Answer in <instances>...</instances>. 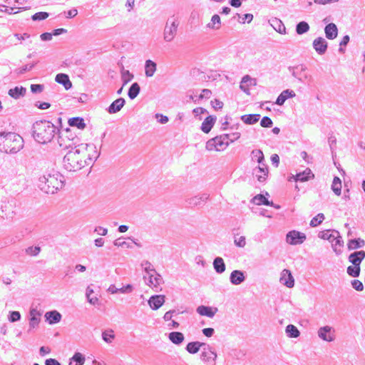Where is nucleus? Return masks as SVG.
I'll list each match as a JSON object with an SVG mask.
<instances>
[{
  "instance_id": "18",
  "label": "nucleus",
  "mask_w": 365,
  "mask_h": 365,
  "mask_svg": "<svg viewBox=\"0 0 365 365\" xmlns=\"http://www.w3.org/2000/svg\"><path fill=\"white\" fill-rule=\"evenodd\" d=\"M218 309L217 307H207L205 305H200L197 307L196 312L200 316H205L209 318H213Z\"/></svg>"
},
{
  "instance_id": "40",
  "label": "nucleus",
  "mask_w": 365,
  "mask_h": 365,
  "mask_svg": "<svg viewBox=\"0 0 365 365\" xmlns=\"http://www.w3.org/2000/svg\"><path fill=\"white\" fill-rule=\"evenodd\" d=\"M285 332L289 338H297L299 336L300 332L298 329L293 324H289L285 329Z\"/></svg>"
},
{
  "instance_id": "14",
  "label": "nucleus",
  "mask_w": 365,
  "mask_h": 365,
  "mask_svg": "<svg viewBox=\"0 0 365 365\" xmlns=\"http://www.w3.org/2000/svg\"><path fill=\"white\" fill-rule=\"evenodd\" d=\"M312 46L319 55H323L327 50L328 43L323 37H317L313 41Z\"/></svg>"
},
{
  "instance_id": "61",
  "label": "nucleus",
  "mask_w": 365,
  "mask_h": 365,
  "mask_svg": "<svg viewBox=\"0 0 365 365\" xmlns=\"http://www.w3.org/2000/svg\"><path fill=\"white\" fill-rule=\"evenodd\" d=\"M41 316V312L38 311L36 308H32L29 311V318H40Z\"/></svg>"
},
{
  "instance_id": "20",
  "label": "nucleus",
  "mask_w": 365,
  "mask_h": 365,
  "mask_svg": "<svg viewBox=\"0 0 365 365\" xmlns=\"http://www.w3.org/2000/svg\"><path fill=\"white\" fill-rule=\"evenodd\" d=\"M365 258V251L360 250L356 251L351 253L349 257V262H351L353 265L359 266L361 263L362 260Z\"/></svg>"
},
{
  "instance_id": "63",
  "label": "nucleus",
  "mask_w": 365,
  "mask_h": 365,
  "mask_svg": "<svg viewBox=\"0 0 365 365\" xmlns=\"http://www.w3.org/2000/svg\"><path fill=\"white\" fill-rule=\"evenodd\" d=\"M133 290V287L131 284H127L121 288H119V292L123 294H129Z\"/></svg>"
},
{
  "instance_id": "43",
  "label": "nucleus",
  "mask_w": 365,
  "mask_h": 365,
  "mask_svg": "<svg viewBox=\"0 0 365 365\" xmlns=\"http://www.w3.org/2000/svg\"><path fill=\"white\" fill-rule=\"evenodd\" d=\"M140 91V86L138 85V83H133L130 86V87L128 90V97L132 100L138 96V95L139 94Z\"/></svg>"
},
{
  "instance_id": "16",
  "label": "nucleus",
  "mask_w": 365,
  "mask_h": 365,
  "mask_svg": "<svg viewBox=\"0 0 365 365\" xmlns=\"http://www.w3.org/2000/svg\"><path fill=\"white\" fill-rule=\"evenodd\" d=\"M253 172L258 181L264 182L268 175V167L264 162L259 163V165L254 169Z\"/></svg>"
},
{
  "instance_id": "27",
  "label": "nucleus",
  "mask_w": 365,
  "mask_h": 365,
  "mask_svg": "<svg viewBox=\"0 0 365 365\" xmlns=\"http://www.w3.org/2000/svg\"><path fill=\"white\" fill-rule=\"evenodd\" d=\"M55 80L57 83L62 84L66 90L70 89L72 86V83L67 74L58 73L56 76Z\"/></svg>"
},
{
  "instance_id": "30",
  "label": "nucleus",
  "mask_w": 365,
  "mask_h": 365,
  "mask_svg": "<svg viewBox=\"0 0 365 365\" xmlns=\"http://www.w3.org/2000/svg\"><path fill=\"white\" fill-rule=\"evenodd\" d=\"M270 25L273 29L279 34H284L286 33V28L281 20L274 18L269 20Z\"/></svg>"
},
{
  "instance_id": "56",
  "label": "nucleus",
  "mask_w": 365,
  "mask_h": 365,
  "mask_svg": "<svg viewBox=\"0 0 365 365\" xmlns=\"http://www.w3.org/2000/svg\"><path fill=\"white\" fill-rule=\"evenodd\" d=\"M237 16L240 19H241V20H239V22L241 24H245V21H247L248 23H250L253 19V15L251 14H244L242 16H241L239 14H237Z\"/></svg>"
},
{
  "instance_id": "10",
  "label": "nucleus",
  "mask_w": 365,
  "mask_h": 365,
  "mask_svg": "<svg viewBox=\"0 0 365 365\" xmlns=\"http://www.w3.org/2000/svg\"><path fill=\"white\" fill-rule=\"evenodd\" d=\"M306 235L297 230L289 231L286 235V242L291 245L302 244L306 240Z\"/></svg>"
},
{
  "instance_id": "36",
  "label": "nucleus",
  "mask_w": 365,
  "mask_h": 365,
  "mask_svg": "<svg viewBox=\"0 0 365 365\" xmlns=\"http://www.w3.org/2000/svg\"><path fill=\"white\" fill-rule=\"evenodd\" d=\"M251 160L253 162H257L258 164L264 162V156L263 152L259 149L253 150L251 152Z\"/></svg>"
},
{
  "instance_id": "7",
  "label": "nucleus",
  "mask_w": 365,
  "mask_h": 365,
  "mask_svg": "<svg viewBox=\"0 0 365 365\" xmlns=\"http://www.w3.org/2000/svg\"><path fill=\"white\" fill-rule=\"evenodd\" d=\"M229 138L230 135H221L211 138L206 143L205 148L208 151H223L229 145Z\"/></svg>"
},
{
  "instance_id": "8",
  "label": "nucleus",
  "mask_w": 365,
  "mask_h": 365,
  "mask_svg": "<svg viewBox=\"0 0 365 365\" xmlns=\"http://www.w3.org/2000/svg\"><path fill=\"white\" fill-rule=\"evenodd\" d=\"M319 237L322 239L327 240L331 243L332 248L336 255L341 254V250H337L344 245V241L339 235V232L335 230H325L319 234Z\"/></svg>"
},
{
  "instance_id": "2",
  "label": "nucleus",
  "mask_w": 365,
  "mask_h": 365,
  "mask_svg": "<svg viewBox=\"0 0 365 365\" xmlns=\"http://www.w3.org/2000/svg\"><path fill=\"white\" fill-rule=\"evenodd\" d=\"M63 185V176L57 171L46 173L38 179V187L46 194H54Z\"/></svg>"
},
{
  "instance_id": "4",
  "label": "nucleus",
  "mask_w": 365,
  "mask_h": 365,
  "mask_svg": "<svg viewBox=\"0 0 365 365\" xmlns=\"http://www.w3.org/2000/svg\"><path fill=\"white\" fill-rule=\"evenodd\" d=\"M0 140L6 153H16L23 148L22 138L14 133L1 134Z\"/></svg>"
},
{
  "instance_id": "5",
  "label": "nucleus",
  "mask_w": 365,
  "mask_h": 365,
  "mask_svg": "<svg viewBox=\"0 0 365 365\" xmlns=\"http://www.w3.org/2000/svg\"><path fill=\"white\" fill-rule=\"evenodd\" d=\"M58 144L62 150H73L81 143L80 138L69 129L63 130L59 132L58 136Z\"/></svg>"
},
{
  "instance_id": "64",
  "label": "nucleus",
  "mask_w": 365,
  "mask_h": 365,
  "mask_svg": "<svg viewBox=\"0 0 365 365\" xmlns=\"http://www.w3.org/2000/svg\"><path fill=\"white\" fill-rule=\"evenodd\" d=\"M113 244L116 247H126L128 248L130 247V245L128 242H126L125 241H121L120 238L115 240Z\"/></svg>"
},
{
  "instance_id": "38",
  "label": "nucleus",
  "mask_w": 365,
  "mask_h": 365,
  "mask_svg": "<svg viewBox=\"0 0 365 365\" xmlns=\"http://www.w3.org/2000/svg\"><path fill=\"white\" fill-rule=\"evenodd\" d=\"M252 202L257 205H273L272 202H269L263 195H261V194L257 195L256 196H255L252 198Z\"/></svg>"
},
{
  "instance_id": "11",
  "label": "nucleus",
  "mask_w": 365,
  "mask_h": 365,
  "mask_svg": "<svg viewBox=\"0 0 365 365\" xmlns=\"http://www.w3.org/2000/svg\"><path fill=\"white\" fill-rule=\"evenodd\" d=\"M289 70L291 72L292 76H294L302 83L304 82L309 77L306 73L307 67L304 65H298L294 67H289Z\"/></svg>"
},
{
  "instance_id": "23",
  "label": "nucleus",
  "mask_w": 365,
  "mask_h": 365,
  "mask_svg": "<svg viewBox=\"0 0 365 365\" xmlns=\"http://www.w3.org/2000/svg\"><path fill=\"white\" fill-rule=\"evenodd\" d=\"M326 38L333 40L337 37L338 29L335 24L329 23L324 28Z\"/></svg>"
},
{
  "instance_id": "44",
  "label": "nucleus",
  "mask_w": 365,
  "mask_h": 365,
  "mask_svg": "<svg viewBox=\"0 0 365 365\" xmlns=\"http://www.w3.org/2000/svg\"><path fill=\"white\" fill-rule=\"evenodd\" d=\"M331 190L336 195H340L341 192V181L339 178L334 177L332 185Z\"/></svg>"
},
{
  "instance_id": "55",
  "label": "nucleus",
  "mask_w": 365,
  "mask_h": 365,
  "mask_svg": "<svg viewBox=\"0 0 365 365\" xmlns=\"http://www.w3.org/2000/svg\"><path fill=\"white\" fill-rule=\"evenodd\" d=\"M40 321H41V318H29V331H30L31 329H35L36 327H38L39 323H40Z\"/></svg>"
},
{
  "instance_id": "59",
  "label": "nucleus",
  "mask_w": 365,
  "mask_h": 365,
  "mask_svg": "<svg viewBox=\"0 0 365 365\" xmlns=\"http://www.w3.org/2000/svg\"><path fill=\"white\" fill-rule=\"evenodd\" d=\"M44 86L41 84L31 85V91L34 93H40L43 91Z\"/></svg>"
},
{
  "instance_id": "29",
  "label": "nucleus",
  "mask_w": 365,
  "mask_h": 365,
  "mask_svg": "<svg viewBox=\"0 0 365 365\" xmlns=\"http://www.w3.org/2000/svg\"><path fill=\"white\" fill-rule=\"evenodd\" d=\"M205 343L200 341L189 342L187 344L185 349L190 354H195L197 353L200 349H202V346H205Z\"/></svg>"
},
{
  "instance_id": "50",
  "label": "nucleus",
  "mask_w": 365,
  "mask_h": 365,
  "mask_svg": "<svg viewBox=\"0 0 365 365\" xmlns=\"http://www.w3.org/2000/svg\"><path fill=\"white\" fill-rule=\"evenodd\" d=\"M324 220V214L319 213L316 217H314L312 219V220L310 221V226L313 227H317L319 225H320Z\"/></svg>"
},
{
  "instance_id": "15",
  "label": "nucleus",
  "mask_w": 365,
  "mask_h": 365,
  "mask_svg": "<svg viewBox=\"0 0 365 365\" xmlns=\"http://www.w3.org/2000/svg\"><path fill=\"white\" fill-rule=\"evenodd\" d=\"M279 282L288 288L294 286V279L289 269H284L280 274Z\"/></svg>"
},
{
  "instance_id": "12",
  "label": "nucleus",
  "mask_w": 365,
  "mask_h": 365,
  "mask_svg": "<svg viewBox=\"0 0 365 365\" xmlns=\"http://www.w3.org/2000/svg\"><path fill=\"white\" fill-rule=\"evenodd\" d=\"M317 334L318 336L325 341L331 342L333 341L335 339L334 331L329 326L320 327L317 331Z\"/></svg>"
},
{
  "instance_id": "47",
  "label": "nucleus",
  "mask_w": 365,
  "mask_h": 365,
  "mask_svg": "<svg viewBox=\"0 0 365 365\" xmlns=\"http://www.w3.org/2000/svg\"><path fill=\"white\" fill-rule=\"evenodd\" d=\"M102 338L106 343L110 344L115 338L114 331L112 329L105 331L102 333Z\"/></svg>"
},
{
  "instance_id": "53",
  "label": "nucleus",
  "mask_w": 365,
  "mask_h": 365,
  "mask_svg": "<svg viewBox=\"0 0 365 365\" xmlns=\"http://www.w3.org/2000/svg\"><path fill=\"white\" fill-rule=\"evenodd\" d=\"M41 248L39 247H29L26 249V253L30 256H36L39 254Z\"/></svg>"
},
{
  "instance_id": "37",
  "label": "nucleus",
  "mask_w": 365,
  "mask_h": 365,
  "mask_svg": "<svg viewBox=\"0 0 365 365\" xmlns=\"http://www.w3.org/2000/svg\"><path fill=\"white\" fill-rule=\"evenodd\" d=\"M260 118L259 114H249L241 116V120L246 124L252 125L257 123Z\"/></svg>"
},
{
  "instance_id": "17",
  "label": "nucleus",
  "mask_w": 365,
  "mask_h": 365,
  "mask_svg": "<svg viewBox=\"0 0 365 365\" xmlns=\"http://www.w3.org/2000/svg\"><path fill=\"white\" fill-rule=\"evenodd\" d=\"M144 278L147 281L146 284L151 287L157 288L163 282L162 277L156 271L148 276H145Z\"/></svg>"
},
{
  "instance_id": "62",
  "label": "nucleus",
  "mask_w": 365,
  "mask_h": 365,
  "mask_svg": "<svg viewBox=\"0 0 365 365\" xmlns=\"http://www.w3.org/2000/svg\"><path fill=\"white\" fill-rule=\"evenodd\" d=\"M192 113L195 117H199V119L200 120V115L207 113V110L203 108L199 107L193 109Z\"/></svg>"
},
{
  "instance_id": "48",
  "label": "nucleus",
  "mask_w": 365,
  "mask_h": 365,
  "mask_svg": "<svg viewBox=\"0 0 365 365\" xmlns=\"http://www.w3.org/2000/svg\"><path fill=\"white\" fill-rule=\"evenodd\" d=\"M141 267L143 268L144 271L146 272V274H147L146 276H148V274H150L151 273H154V272L156 271L154 269L152 264L148 260L143 261L141 263Z\"/></svg>"
},
{
  "instance_id": "52",
  "label": "nucleus",
  "mask_w": 365,
  "mask_h": 365,
  "mask_svg": "<svg viewBox=\"0 0 365 365\" xmlns=\"http://www.w3.org/2000/svg\"><path fill=\"white\" fill-rule=\"evenodd\" d=\"M49 16V14L44 11L37 12L34 14L31 19L33 21H41L47 19Z\"/></svg>"
},
{
  "instance_id": "45",
  "label": "nucleus",
  "mask_w": 365,
  "mask_h": 365,
  "mask_svg": "<svg viewBox=\"0 0 365 365\" xmlns=\"http://www.w3.org/2000/svg\"><path fill=\"white\" fill-rule=\"evenodd\" d=\"M309 30V25L306 21H300L297 24L296 32L299 35L304 34Z\"/></svg>"
},
{
  "instance_id": "33",
  "label": "nucleus",
  "mask_w": 365,
  "mask_h": 365,
  "mask_svg": "<svg viewBox=\"0 0 365 365\" xmlns=\"http://www.w3.org/2000/svg\"><path fill=\"white\" fill-rule=\"evenodd\" d=\"M168 338L172 343L176 345H180L185 339L183 334L179 331L170 332L168 335Z\"/></svg>"
},
{
  "instance_id": "22",
  "label": "nucleus",
  "mask_w": 365,
  "mask_h": 365,
  "mask_svg": "<svg viewBox=\"0 0 365 365\" xmlns=\"http://www.w3.org/2000/svg\"><path fill=\"white\" fill-rule=\"evenodd\" d=\"M230 282L234 285H239L245 280V273L240 270H234L230 276Z\"/></svg>"
},
{
  "instance_id": "21",
  "label": "nucleus",
  "mask_w": 365,
  "mask_h": 365,
  "mask_svg": "<svg viewBox=\"0 0 365 365\" xmlns=\"http://www.w3.org/2000/svg\"><path fill=\"white\" fill-rule=\"evenodd\" d=\"M314 175L312 173L309 168H307L302 173H297L296 175H292L289 180L294 179L295 181L305 182L309 179L314 178Z\"/></svg>"
},
{
  "instance_id": "41",
  "label": "nucleus",
  "mask_w": 365,
  "mask_h": 365,
  "mask_svg": "<svg viewBox=\"0 0 365 365\" xmlns=\"http://www.w3.org/2000/svg\"><path fill=\"white\" fill-rule=\"evenodd\" d=\"M85 362V357L82 354L76 352L71 359L69 365H83Z\"/></svg>"
},
{
  "instance_id": "42",
  "label": "nucleus",
  "mask_w": 365,
  "mask_h": 365,
  "mask_svg": "<svg viewBox=\"0 0 365 365\" xmlns=\"http://www.w3.org/2000/svg\"><path fill=\"white\" fill-rule=\"evenodd\" d=\"M221 20L220 17L217 14H215L212 16L211 21L207 24V26L212 29L217 30L220 28Z\"/></svg>"
},
{
  "instance_id": "34",
  "label": "nucleus",
  "mask_w": 365,
  "mask_h": 365,
  "mask_svg": "<svg viewBox=\"0 0 365 365\" xmlns=\"http://www.w3.org/2000/svg\"><path fill=\"white\" fill-rule=\"evenodd\" d=\"M26 88H24L23 86H20V87L16 86L15 88H11L9 91V95L15 99H18L21 96H24L26 94Z\"/></svg>"
},
{
  "instance_id": "3",
  "label": "nucleus",
  "mask_w": 365,
  "mask_h": 365,
  "mask_svg": "<svg viewBox=\"0 0 365 365\" xmlns=\"http://www.w3.org/2000/svg\"><path fill=\"white\" fill-rule=\"evenodd\" d=\"M57 128L50 121L39 120L33 125V136L42 144L51 142L56 133Z\"/></svg>"
},
{
  "instance_id": "9",
  "label": "nucleus",
  "mask_w": 365,
  "mask_h": 365,
  "mask_svg": "<svg viewBox=\"0 0 365 365\" xmlns=\"http://www.w3.org/2000/svg\"><path fill=\"white\" fill-rule=\"evenodd\" d=\"M217 358V354L210 345L205 344L200 354L202 362L206 364L215 365Z\"/></svg>"
},
{
  "instance_id": "35",
  "label": "nucleus",
  "mask_w": 365,
  "mask_h": 365,
  "mask_svg": "<svg viewBox=\"0 0 365 365\" xmlns=\"http://www.w3.org/2000/svg\"><path fill=\"white\" fill-rule=\"evenodd\" d=\"M213 267L215 272L222 274L225 271V264L222 257H217L213 261Z\"/></svg>"
},
{
  "instance_id": "28",
  "label": "nucleus",
  "mask_w": 365,
  "mask_h": 365,
  "mask_svg": "<svg viewBox=\"0 0 365 365\" xmlns=\"http://www.w3.org/2000/svg\"><path fill=\"white\" fill-rule=\"evenodd\" d=\"M215 120L216 118L212 115L207 117L201 125V130L204 133H208L213 127Z\"/></svg>"
},
{
  "instance_id": "57",
  "label": "nucleus",
  "mask_w": 365,
  "mask_h": 365,
  "mask_svg": "<svg viewBox=\"0 0 365 365\" xmlns=\"http://www.w3.org/2000/svg\"><path fill=\"white\" fill-rule=\"evenodd\" d=\"M273 123L270 118L267 116H264L260 121V125L264 128H270L272 127Z\"/></svg>"
},
{
  "instance_id": "32",
  "label": "nucleus",
  "mask_w": 365,
  "mask_h": 365,
  "mask_svg": "<svg viewBox=\"0 0 365 365\" xmlns=\"http://www.w3.org/2000/svg\"><path fill=\"white\" fill-rule=\"evenodd\" d=\"M365 245V241L363 239L357 238L349 240L347 248L349 250H357Z\"/></svg>"
},
{
  "instance_id": "6",
  "label": "nucleus",
  "mask_w": 365,
  "mask_h": 365,
  "mask_svg": "<svg viewBox=\"0 0 365 365\" xmlns=\"http://www.w3.org/2000/svg\"><path fill=\"white\" fill-rule=\"evenodd\" d=\"M179 26L180 20L175 16H172L166 20L163 32L165 42L170 43L175 39L178 35Z\"/></svg>"
},
{
  "instance_id": "46",
  "label": "nucleus",
  "mask_w": 365,
  "mask_h": 365,
  "mask_svg": "<svg viewBox=\"0 0 365 365\" xmlns=\"http://www.w3.org/2000/svg\"><path fill=\"white\" fill-rule=\"evenodd\" d=\"M134 76L128 71L124 70L123 68L121 71V80L123 81V86L129 83L133 78Z\"/></svg>"
},
{
  "instance_id": "19",
  "label": "nucleus",
  "mask_w": 365,
  "mask_h": 365,
  "mask_svg": "<svg viewBox=\"0 0 365 365\" xmlns=\"http://www.w3.org/2000/svg\"><path fill=\"white\" fill-rule=\"evenodd\" d=\"M164 295H153L148 299V304L153 310L158 309L165 302Z\"/></svg>"
},
{
  "instance_id": "26",
  "label": "nucleus",
  "mask_w": 365,
  "mask_h": 365,
  "mask_svg": "<svg viewBox=\"0 0 365 365\" xmlns=\"http://www.w3.org/2000/svg\"><path fill=\"white\" fill-rule=\"evenodd\" d=\"M45 318L50 324H53L58 323L61 321V314L56 310L50 311L45 314Z\"/></svg>"
},
{
  "instance_id": "13",
  "label": "nucleus",
  "mask_w": 365,
  "mask_h": 365,
  "mask_svg": "<svg viewBox=\"0 0 365 365\" xmlns=\"http://www.w3.org/2000/svg\"><path fill=\"white\" fill-rule=\"evenodd\" d=\"M208 198L209 195L203 193L187 198L186 202L190 207L202 206Z\"/></svg>"
},
{
  "instance_id": "60",
  "label": "nucleus",
  "mask_w": 365,
  "mask_h": 365,
  "mask_svg": "<svg viewBox=\"0 0 365 365\" xmlns=\"http://www.w3.org/2000/svg\"><path fill=\"white\" fill-rule=\"evenodd\" d=\"M211 94V91H210L209 89H203L200 95L197 96V98L200 100L203 98L208 99L210 98Z\"/></svg>"
},
{
  "instance_id": "49",
  "label": "nucleus",
  "mask_w": 365,
  "mask_h": 365,
  "mask_svg": "<svg viewBox=\"0 0 365 365\" xmlns=\"http://www.w3.org/2000/svg\"><path fill=\"white\" fill-rule=\"evenodd\" d=\"M347 274L353 277H357L360 274V267L352 265L347 267Z\"/></svg>"
},
{
  "instance_id": "39",
  "label": "nucleus",
  "mask_w": 365,
  "mask_h": 365,
  "mask_svg": "<svg viewBox=\"0 0 365 365\" xmlns=\"http://www.w3.org/2000/svg\"><path fill=\"white\" fill-rule=\"evenodd\" d=\"M69 125L72 127H76L79 129L83 130L86 127L84 120L79 117L72 118L68 120Z\"/></svg>"
},
{
  "instance_id": "1",
  "label": "nucleus",
  "mask_w": 365,
  "mask_h": 365,
  "mask_svg": "<svg viewBox=\"0 0 365 365\" xmlns=\"http://www.w3.org/2000/svg\"><path fill=\"white\" fill-rule=\"evenodd\" d=\"M100 155L93 144L84 143L68 150L63 160V168L69 172H76L96 160Z\"/></svg>"
},
{
  "instance_id": "25",
  "label": "nucleus",
  "mask_w": 365,
  "mask_h": 365,
  "mask_svg": "<svg viewBox=\"0 0 365 365\" xmlns=\"http://www.w3.org/2000/svg\"><path fill=\"white\" fill-rule=\"evenodd\" d=\"M295 96L296 94L294 91L289 89L284 90L277 97L276 100V104L279 106H282L287 99L289 98H293Z\"/></svg>"
},
{
  "instance_id": "51",
  "label": "nucleus",
  "mask_w": 365,
  "mask_h": 365,
  "mask_svg": "<svg viewBox=\"0 0 365 365\" xmlns=\"http://www.w3.org/2000/svg\"><path fill=\"white\" fill-rule=\"evenodd\" d=\"M234 244L238 247H244L246 245V239L245 236L235 235L234 237Z\"/></svg>"
},
{
  "instance_id": "31",
  "label": "nucleus",
  "mask_w": 365,
  "mask_h": 365,
  "mask_svg": "<svg viewBox=\"0 0 365 365\" xmlns=\"http://www.w3.org/2000/svg\"><path fill=\"white\" fill-rule=\"evenodd\" d=\"M157 65L152 60H147L145 63V74L146 77H152L156 71Z\"/></svg>"
},
{
  "instance_id": "54",
  "label": "nucleus",
  "mask_w": 365,
  "mask_h": 365,
  "mask_svg": "<svg viewBox=\"0 0 365 365\" xmlns=\"http://www.w3.org/2000/svg\"><path fill=\"white\" fill-rule=\"evenodd\" d=\"M21 319V314L17 311L10 312V314L9 316V321L11 322H16Z\"/></svg>"
},
{
  "instance_id": "24",
  "label": "nucleus",
  "mask_w": 365,
  "mask_h": 365,
  "mask_svg": "<svg viewBox=\"0 0 365 365\" xmlns=\"http://www.w3.org/2000/svg\"><path fill=\"white\" fill-rule=\"evenodd\" d=\"M125 101L123 98H119L114 101L110 106L108 108L107 111L110 113H116L120 111L121 108L124 106Z\"/></svg>"
},
{
  "instance_id": "58",
  "label": "nucleus",
  "mask_w": 365,
  "mask_h": 365,
  "mask_svg": "<svg viewBox=\"0 0 365 365\" xmlns=\"http://www.w3.org/2000/svg\"><path fill=\"white\" fill-rule=\"evenodd\" d=\"M352 287L356 291L361 292L364 289V285L362 282L358 279H354L351 281Z\"/></svg>"
}]
</instances>
